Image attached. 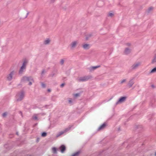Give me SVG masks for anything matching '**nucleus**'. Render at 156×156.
I'll use <instances>...</instances> for the list:
<instances>
[{
	"label": "nucleus",
	"mask_w": 156,
	"mask_h": 156,
	"mask_svg": "<svg viewBox=\"0 0 156 156\" xmlns=\"http://www.w3.org/2000/svg\"><path fill=\"white\" fill-rule=\"evenodd\" d=\"M15 72L12 71L7 76L6 78L8 80L11 81L15 77Z\"/></svg>",
	"instance_id": "obj_1"
},
{
	"label": "nucleus",
	"mask_w": 156,
	"mask_h": 156,
	"mask_svg": "<svg viewBox=\"0 0 156 156\" xmlns=\"http://www.w3.org/2000/svg\"><path fill=\"white\" fill-rule=\"evenodd\" d=\"M24 97V93L21 92L19 93L16 96V98L17 101L21 100Z\"/></svg>",
	"instance_id": "obj_2"
},
{
	"label": "nucleus",
	"mask_w": 156,
	"mask_h": 156,
	"mask_svg": "<svg viewBox=\"0 0 156 156\" xmlns=\"http://www.w3.org/2000/svg\"><path fill=\"white\" fill-rule=\"evenodd\" d=\"M23 81H29V84L31 85L32 84V82L33 81V79L31 78H29L27 77H24L23 78Z\"/></svg>",
	"instance_id": "obj_3"
},
{
	"label": "nucleus",
	"mask_w": 156,
	"mask_h": 156,
	"mask_svg": "<svg viewBox=\"0 0 156 156\" xmlns=\"http://www.w3.org/2000/svg\"><path fill=\"white\" fill-rule=\"evenodd\" d=\"M27 62V61H25L23 62V65L21 67L20 69V71H19V73H21L23 71V70L25 69L26 66Z\"/></svg>",
	"instance_id": "obj_4"
},
{
	"label": "nucleus",
	"mask_w": 156,
	"mask_h": 156,
	"mask_svg": "<svg viewBox=\"0 0 156 156\" xmlns=\"http://www.w3.org/2000/svg\"><path fill=\"white\" fill-rule=\"evenodd\" d=\"M78 43V41H74L72 42L70 46L71 48L73 49L76 47Z\"/></svg>",
	"instance_id": "obj_5"
},
{
	"label": "nucleus",
	"mask_w": 156,
	"mask_h": 156,
	"mask_svg": "<svg viewBox=\"0 0 156 156\" xmlns=\"http://www.w3.org/2000/svg\"><path fill=\"white\" fill-rule=\"evenodd\" d=\"M89 78L88 76H84L78 79V81L79 82L80 81H85L87 80Z\"/></svg>",
	"instance_id": "obj_6"
},
{
	"label": "nucleus",
	"mask_w": 156,
	"mask_h": 156,
	"mask_svg": "<svg viewBox=\"0 0 156 156\" xmlns=\"http://www.w3.org/2000/svg\"><path fill=\"white\" fill-rule=\"evenodd\" d=\"M59 149L61 153H63L66 150V147L65 145H62L59 147Z\"/></svg>",
	"instance_id": "obj_7"
},
{
	"label": "nucleus",
	"mask_w": 156,
	"mask_h": 156,
	"mask_svg": "<svg viewBox=\"0 0 156 156\" xmlns=\"http://www.w3.org/2000/svg\"><path fill=\"white\" fill-rule=\"evenodd\" d=\"M83 48L84 49H89L90 47V44H84L82 45Z\"/></svg>",
	"instance_id": "obj_8"
},
{
	"label": "nucleus",
	"mask_w": 156,
	"mask_h": 156,
	"mask_svg": "<svg viewBox=\"0 0 156 156\" xmlns=\"http://www.w3.org/2000/svg\"><path fill=\"white\" fill-rule=\"evenodd\" d=\"M68 130L69 129H66L64 131L60 132L57 135L56 137H58L59 136L61 135L64 134L65 133H66L67 131H68Z\"/></svg>",
	"instance_id": "obj_9"
},
{
	"label": "nucleus",
	"mask_w": 156,
	"mask_h": 156,
	"mask_svg": "<svg viewBox=\"0 0 156 156\" xmlns=\"http://www.w3.org/2000/svg\"><path fill=\"white\" fill-rule=\"evenodd\" d=\"M140 62L134 64L132 66L133 69H135L137 68L140 65Z\"/></svg>",
	"instance_id": "obj_10"
},
{
	"label": "nucleus",
	"mask_w": 156,
	"mask_h": 156,
	"mask_svg": "<svg viewBox=\"0 0 156 156\" xmlns=\"http://www.w3.org/2000/svg\"><path fill=\"white\" fill-rule=\"evenodd\" d=\"M131 51V50L130 49L126 48L124 51V53L125 54H127L129 53Z\"/></svg>",
	"instance_id": "obj_11"
},
{
	"label": "nucleus",
	"mask_w": 156,
	"mask_h": 156,
	"mask_svg": "<svg viewBox=\"0 0 156 156\" xmlns=\"http://www.w3.org/2000/svg\"><path fill=\"white\" fill-rule=\"evenodd\" d=\"M126 98L125 97H122L117 102V103H121L124 101L126 99Z\"/></svg>",
	"instance_id": "obj_12"
},
{
	"label": "nucleus",
	"mask_w": 156,
	"mask_h": 156,
	"mask_svg": "<svg viewBox=\"0 0 156 156\" xmlns=\"http://www.w3.org/2000/svg\"><path fill=\"white\" fill-rule=\"evenodd\" d=\"M106 126L105 123L103 124L101 126L98 128V130H100L104 129Z\"/></svg>",
	"instance_id": "obj_13"
},
{
	"label": "nucleus",
	"mask_w": 156,
	"mask_h": 156,
	"mask_svg": "<svg viewBox=\"0 0 156 156\" xmlns=\"http://www.w3.org/2000/svg\"><path fill=\"white\" fill-rule=\"evenodd\" d=\"M50 40L49 39H48L47 40L44 41V43L45 44H48L50 42Z\"/></svg>",
	"instance_id": "obj_14"
},
{
	"label": "nucleus",
	"mask_w": 156,
	"mask_h": 156,
	"mask_svg": "<svg viewBox=\"0 0 156 156\" xmlns=\"http://www.w3.org/2000/svg\"><path fill=\"white\" fill-rule=\"evenodd\" d=\"M156 72V67L153 69L151 71V73H154Z\"/></svg>",
	"instance_id": "obj_15"
},
{
	"label": "nucleus",
	"mask_w": 156,
	"mask_h": 156,
	"mask_svg": "<svg viewBox=\"0 0 156 156\" xmlns=\"http://www.w3.org/2000/svg\"><path fill=\"white\" fill-rule=\"evenodd\" d=\"M133 84V82L132 80H131L129 81V84L130 87H131Z\"/></svg>",
	"instance_id": "obj_16"
},
{
	"label": "nucleus",
	"mask_w": 156,
	"mask_h": 156,
	"mask_svg": "<svg viewBox=\"0 0 156 156\" xmlns=\"http://www.w3.org/2000/svg\"><path fill=\"white\" fill-rule=\"evenodd\" d=\"M52 150L54 153H56V148L55 147H53L52 148Z\"/></svg>",
	"instance_id": "obj_17"
},
{
	"label": "nucleus",
	"mask_w": 156,
	"mask_h": 156,
	"mask_svg": "<svg viewBox=\"0 0 156 156\" xmlns=\"http://www.w3.org/2000/svg\"><path fill=\"white\" fill-rule=\"evenodd\" d=\"M79 153V152H76L73 154L72 156H77Z\"/></svg>",
	"instance_id": "obj_18"
},
{
	"label": "nucleus",
	"mask_w": 156,
	"mask_h": 156,
	"mask_svg": "<svg viewBox=\"0 0 156 156\" xmlns=\"http://www.w3.org/2000/svg\"><path fill=\"white\" fill-rule=\"evenodd\" d=\"M7 114V113L6 112L3 113L2 115L3 117H5Z\"/></svg>",
	"instance_id": "obj_19"
},
{
	"label": "nucleus",
	"mask_w": 156,
	"mask_h": 156,
	"mask_svg": "<svg viewBox=\"0 0 156 156\" xmlns=\"http://www.w3.org/2000/svg\"><path fill=\"white\" fill-rule=\"evenodd\" d=\"M47 133H46L44 132L42 134V136L44 137L46 136Z\"/></svg>",
	"instance_id": "obj_20"
},
{
	"label": "nucleus",
	"mask_w": 156,
	"mask_h": 156,
	"mask_svg": "<svg viewBox=\"0 0 156 156\" xmlns=\"http://www.w3.org/2000/svg\"><path fill=\"white\" fill-rule=\"evenodd\" d=\"M114 14L112 13H109L108 14V16L110 17H112L113 16Z\"/></svg>",
	"instance_id": "obj_21"
},
{
	"label": "nucleus",
	"mask_w": 156,
	"mask_h": 156,
	"mask_svg": "<svg viewBox=\"0 0 156 156\" xmlns=\"http://www.w3.org/2000/svg\"><path fill=\"white\" fill-rule=\"evenodd\" d=\"M100 67V66H94V67H92V68L93 69H95L98 67Z\"/></svg>",
	"instance_id": "obj_22"
},
{
	"label": "nucleus",
	"mask_w": 156,
	"mask_h": 156,
	"mask_svg": "<svg viewBox=\"0 0 156 156\" xmlns=\"http://www.w3.org/2000/svg\"><path fill=\"white\" fill-rule=\"evenodd\" d=\"M126 81V80L125 79H124L121 81V83H122L124 82H125Z\"/></svg>",
	"instance_id": "obj_23"
},
{
	"label": "nucleus",
	"mask_w": 156,
	"mask_h": 156,
	"mask_svg": "<svg viewBox=\"0 0 156 156\" xmlns=\"http://www.w3.org/2000/svg\"><path fill=\"white\" fill-rule=\"evenodd\" d=\"M64 62V61L63 60H61L60 62L61 64H63Z\"/></svg>",
	"instance_id": "obj_24"
},
{
	"label": "nucleus",
	"mask_w": 156,
	"mask_h": 156,
	"mask_svg": "<svg viewBox=\"0 0 156 156\" xmlns=\"http://www.w3.org/2000/svg\"><path fill=\"white\" fill-rule=\"evenodd\" d=\"M153 8L152 7H151L149 8L148 9V10L149 11H150V10H152L153 9Z\"/></svg>",
	"instance_id": "obj_25"
},
{
	"label": "nucleus",
	"mask_w": 156,
	"mask_h": 156,
	"mask_svg": "<svg viewBox=\"0 0 156 156\" xmlns=\"http://www.w3.org/2000/svg\"><path fill=\"white\" fill-rule=\"evenodd\" d=\"M79 95V94H76L74 95V96H75V97H77Z\"/></svg>",
	"instance_id": "obj_26"
},
{
	"label": "nucleus",
	"mask_w": 156,
	"mask_h": 156,
	"mask_svg": "<svg viewBox=\"0 0 156 156\" xmlns=\"http://www.w3.org/2000/svg\"><path fill=\"white\" fill-rule=\"evenodd\" d=\"M64 84L62 83L61 85V87H63L64 86Z\"/></svg>",
	"instance_id": "obj_27"
},
{
	"label": "nucleus",
	"mask_w": 156,
	"mask_h": 156,
	"mask_svg": "<svg viewBox=\"0 0 156 156\" xmlns=\"http://www.w3.org/2000/svg\"><path fill=\"white\" fill-rule=\"evenodd\" d=\"M69 103H71L72 102V101H71V100H69Z\"/></svg>",
	"instance_id": "obj_28"
},
{
	"label": "nucleus",
	"mask_w": 156,
	"mask_h": 156,
	"mask_svg": "<svg viewBox=\"0 0 156 156\" xmlns=\"http://www.w3.org/2000/svg\"><path fill=\"white\" fill-rule=\"evenodd\" d=\"M42 86L43 87H44L45 86V85L44 84H42Z\"/></svg>",
	"instance_id": "obj_29"
},
{
	"label": "nucleus",
	"mask_w": 156,
	"mask_h": 156,
	"mask_svg": "<svg viewBox=\"0 0 156 156\" xmlns=\"http://www.w3.org/2000/svg\"><path fill=\"white\" fill-rule=\"evenodd\" d=\"M155 156H156V152L155 154Z\"/></svg>",
	"instance_id": "obj_30"
},
{
	"label": "nucleus",
	"mask_w": 156,
	"mask_h": 156,
	"mask_svg": "<svg viewBox=\"0 0 156 156\" xmlns=\"http://www.w3.org/2000/svg\"><path fill=\"white\" fill-rule=\"evenodd\" d=\"M48 91H50L49 90H48Z\"/></svg>",
	"instance_id": "obj_31"
}]
</instances>
